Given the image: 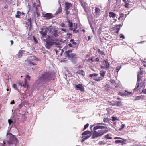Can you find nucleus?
I'll return each instance as SVG.
<instances>
[{
  "label": "nucleus",
  "mask_w": 146,
  "mask_h": 146,
  "mask_svg": "<svg viewBox=\"0 0 146 146\" xmlns=\"http://www.w3.org/2000/svg\"><path fill=\"white\" fill-rule=\"evenodd\" d=\"M25 84H21V85L25 87H26V86L27 87L28 86L27 85V84H26V79H25Z\"/></svg>",
  "instance_id": "38"
},
{
  "label": "nucleus",
  "mask_w": 146,
  "mask_h": 146,
  "mask_svg": "<svg viewBox=\"0 0 146 146\" xmlns=\"http://www.w3.org/2000/svg\"><path fill=\"white\" fill-rule=\"evenodd\" d=\"M14 103V100H13L12 101L11 103H10V104H13Z\"/></svg>",
  "instance_id": "59"
},
{
  "label": "nucleus",
  "mask_w": 146,
  "mask_h": 146,
  "mask_svg": "<svg viewBox=\"0 0 146 146\" xmlns=\"http://www.w3.org/2000/svg\"><path fill=\"white\" fill-rule=\"evenodd\" d=\"M10 42H11V45H13V40L10 41Z\"/></svg>",
  "instance_id": "61"
},
{
  "label": "nucleus",
  "mask_w": 146,
  "mask_h": 146,
  "mask_svg": "<svg viewBox=\"0 0 146 146\" xmlns=\"http://www.w3.org/2000/svg\"><path fill=\"white\" fill-rule=\"evenodd\" d=\"M113 124L117 128H118L119 130L120 125L121 124V123H117L116 122H114Z\"/></svg>",
  "instance_id": "20"
},
{
  "label": "nucleus",
  "mask_w": 146,
  "mask_h": 146,
  "mask_svg": "<svg viewBox=\"0 0 146 146\" xmlns=\"http://www.w3.org/2000/svg\"><path fill=\"white\" fill-rule=\"evenodd\" d=\"M46 41V44L45 46L47 49H49L53 45H55L56 46H59L60 44L59 42L53 39L51 36H48Z\"/></svg>",
  "instance_id": "1"
},
{
  "label": "nucleus",
  "mask_w": 146,
  "mask_h": 146,
  "mask_svg": "<svg viewBox=\"0 0 146 146\" xmlns=\"http://www.w3.org/2000/svg\"><path fill=\"white\" fill-rule=\"evenodd\" d=\"M123 141L121 140H117L115 141V143L116 144L123 143Z\"/></svg>",
  "instance_id": "32"
},
{
  "label": "nucleus",
  "mask_w": 146,
  "mask_h": 146,
  "mask_svg": "<svg viewBox=\"0 0 146 146\" xmlns=\"http://www.w3.org/2000/svg\"><path fill=\"white\" fill-rule=\"evenodd\" d=\"M86 139L85 138V137L82 140L81 142H83L85 140H86Z\"/></svg>",
  "instance_id": "56"
},
{
  "label": "nucleus",
  "mask_w": 146,
  "mask_h": 146,
  "mask_svg": "<svg viewBox=\"0 0 146 146\" xmlns=\"http://www.w3.org/2000/svg\"><path fill=\"white\" fill-rule=\"evenodd\" d=\"M26 78L29 80H30V77L28 75H27L26 76Z\"/></svg>",
  "instance_id": "52"
},
{
  "label": "nucleus",
  "mask_w": 146,
  "mask_h": 146,
  "mask_svg": "<svg viewBox=\"0 0 146 146\" xmlns=\"http://www.w3.org/2000/svg\"><path fill=\"white\" fill-rule=\"evenodd\" d=\"M68 57L72 61L74 62L76 58V55L75 54H71L68 55Z\"/></svg>",
  "instance_id": "6"
},
{
  "label": "nucleus",
  "mask_w": 146,
  "mask_h": 146,
  "mask_svg": "<svg viewBox=\"0 0 146 146\" xmlns=\"http://www.w3.org/2000/svg\"><path fill=\"white\" fill-rule=\"evenodd\" d=\"M95 61H96L98 62L99 61V59L98 58H96L95 59Z\"/></svg>",
  "instance_id": "62"
},
{
  "label": "nucleus",
  "mask_w": 146,
  "mask_h": 146,
  "mask_svg": "<svg viewBox=\"0 0 146 146\" xmlns=\"http://www.w3.org/2000/svg\"><path fill=\"white\" fill-rule=\"evenodd\" d=\"M109 14V16L110 18L112 17L113 18H114L116 16V14L112 12H110Z\"/></svg>",
  "instance_id": "23"
},
{
  "label": "nucleus",
  "mask_w": 146,
  "mask_h": 146,
  "mask_svg": "<svg viewBox=\"0 0 146 146\" xmlns=\"http://www.w3.org/2000/svg\"><path fill=\"white\" fill-rule=\"evenodd\" d=\"M13 88L15 89H16L17 88V85L16 84H14L13 85Z\"/></svg>",
  "instance_id": "50"
},
{
  "label": "nucleus",
  "mask_w": 146,
  "mask_h": 146,
  "mask_svg": "<svg viewBox=\"0 0 146 146\" xmlns=\"http://www.w3.org/2000/svg\"><path fill=\"white\" fill-rule=\"evenodd\" d=\"M60 25L62 27H66L65 26V25L63 23H62Z\"/></svg>",
  "instance_id": "51"
},
{
  "label": "nucleus",
  "mask_w": 146,
  "mask_h": 146,
  "mask_svg": "<svg viewBox=\"0 0 146 146\" xmlns=\"http://www.w3.org/2000/svg\"><path fill=\"white\" fill-rule=\"evenodd\" d=\"M16 13L17 14L15 15V17L16 18H20V16H21V12L19 11H17Z\"/></svg>",
  "instance_id": "25"
},
{
  "label": "nucleus",
  "mask_w": 146,
  "mask_h": 146,
  "mask_svg": "<svg viewBox=\"0 0 146 146\" xmlns=\"http://www.w3.org/2000/svg\"><path fill=\"white\" fill-rule=\"evenodd\" d=\"M103 79V78L101 77H99L98 79H95L94 80L97 82L100 81Z\"/></svg>",
  "instance_id": "33"
},
{
  "label": "nucleus",
  "mask_w": 146,
  "mask_h": 146,
  "mask_svg": "<svg viewBox=\"0 0 146 146\" xmlns=\"http://www.w3.org/2000/svg\"><path fill=\"white\" fill-rule=\"evenodd\" d=\"M72 5L71 3L66 2L65 3V8L66 10L70 9L72 7Z\"/></svg>",
  "instance_id": "11"
},
{
  "label": "nucleus",
  "mask_w": 146,
  "mask_h": 146,
  "mask_svg": "<svg viewBox=\"0 0 146 146\" xmlns=\"http://www.w3.org/2000/svg\"><path fill=\"white\" fill-rule=\"evenodd\" d=\"M98 74L93 73V74H90L89 75V76L90 77H96V76H98Z\"/></svg>",
  "instance_id": "29"
},
{
  "label": "nucleus",
  "mask_w": 146,
  "mask_h": 146,
  "mask_svg": "<svg viewBox=\"0 0 146 146\" xmlns=\"http://www.w3.org/2000/svg\"><path fill=\"white\" fill-rule=\"evenodd\" d=\"M108 131L107 130H101L98 131H94V133L92 136V138H94L103 135L104 134L106 133Z\"/></svg>",
  "instance_id": "3"
},
{
  "label": "nucleus",
  "mask_w": 146,
  "mask_h": 146,
  "mask_svg": "<svg viewBox=\"0 0 146 146\" xmlns=\"http://www.w3.org/2000/svg\"><path fill=\"white\" fill-rule=\"evenodd\" d=\"M42 17L46 19H49L53 17V15L50 13H47L46 14H43Z\"/></svg>",
  "instance_id": "9"
},
{
  "label": "nucleus",
  "mask_w": 146,
  "mask_h": 146,
  "mask_svg": "<svg viewBox=\"0 0 146 146\" xmlns=\"http://www.w3.org/2000/svg\"><path fill=\"white\" fill-rule=\"evenodd\" d=\"M68 45L70 47H73L72 44L71 43L69 44Z\"/></svg>",
  "instance_id": "57"
},
{
  "label": "nucleus",
  "mask_w": 146,
  "mask_h": 146,
  "mask_svg": "<svg viewBox=\"0 0 146 146\" xmlns=\"http://www.w3.org/2000/svg\"><path fill=\"white\" fill-rule=\"evenodd\" d=\"M91 134H90L89 135H86V136H85V137L86 139H87L88 138H89L90 137V136H91Z\"/></svg>",
  "instance_id": "42"
},
{
  "label": "nucleus",
  "mask_w": 146,
  "mask_h": 146,
  "mask_svg": "<svg viewBox=\"0 0 146 146\" xmlns=\"http://www.w3.org/2000/svg\"><path fill=\"white\" fill-rule=\"evenodd\" d=\"M116 29H117V30L116 32V33H118L119 30H120V28H116Z\"/></svg>",
  "instance_id": "55"
},
{
  "label": "nucleus",
  "mask_w": 146,
  "mask_h": 146,
  "mask_svg": "<svg viewBox=\"0 0 146 146\" xmlns=\"http://www.w3.org/2000/svg\"><path fill=\"white\" fill-rule=\"evenodd\" d=\"M79 2L82 5L83 3H84V0H79Z\"/></svg>",
  "instance_id": "54"
},
{
  "label": "nucleus",
  "mask_w": 146,
  "mask_h": 146,
  "mask_svg": "<svg viewBox=\"0 0 146 146\" xmlns=\"http://www.w3.org/2000/svg\"><path fill=\"white\" fill-rule=\"evenodd\" d=\"M145 98V96L143 95H141L140 96H137L133 99V100L134 101L137 100H143Z\"/></svg>",
  "instance_id": "13"
},
{
  "label": "nucleus",
  "mask_w": 146,
  "mask_h": 146,
  "mask_svg": "<svg viewBox=\"0 0 146 146\" xmlns=\"http://www.w3.org/2000/svg\"><path fill=\"white\" fill-rule=\"evenodd\" d=\"M91 133L90 131H86L83 132L82 134V135H89L90 134H91Z\"/></svg>",
  "instance_id": "26"
},
{
  "label": "nucleus",
  "mask_w": 146,
  "mask_h": 146,
  "mask_svg": "<svg viewBox=\"0 0 146 146\" xmlns=\"http://www.w3.org/2000/svg\"><path fill=\"white\" fill-rule=\"evenodd\" d=\"M89 126V124H87L86 125H85L84 126V130H85Z\"/></svg>",
  "instance_id": "41"
},
{
  "label": "nucleus",
  "mask_w": 146,
  "mask_h": 146,
  "mask_svg": "<svg viewBox=\"0 0 146 146\" xmlns=\"http://www.w3.org/2000/svg\"><path fill=\"white\" fill-rule=\"evenodd\" d=\"M101 68L102 69H107V68H106V66H101Z\"/></svg>",
  "instance_id": "49"
},
{
  "label": "nucleus",
  "mask_w": 146,
  "mask_h": 146,
  "mask_svg": "<svg viewBox=\"0 0 146 146\" xmlns=\"http://www.w3.org/2000/svg\"><path fill=\"white\" fill-rule=\"evenodd\" d=\"M8 123L9 125H11L13 123V121L10 119H9L8 120Z\"/></svg>",
  "instance_id": "46"
},
{
  "label": "nucleus",
  "mask_w": 146,
  "mask_h": 146,
  "mask_svg": "<svg viewBox=\"0 0 146 146\" xmlns=\"http://www.w3.org/2000/svg\"><path fill=\"white\" fill-rule=\"evenodd\" d=\"M77 73L82 76H83L85 75L84 72L82 70L78 71L77 72Z\"/></svg>",
  "instance_id": "21"
},
{
  "label": "nucleus",
  "mask_w": 146,
  "mask_h": 146,
  "mask_svg": "<svg viewBox=\"0 0 146 146\" xmlns=\"http://www.w3.org/2000/svg\"><path fill=\"white\" fill-rule=\"evenodd\" d=\"M50 77L49 73L48 72L42 74V76L36 81V84L38 85L39 84L44 82H47L50 80Z\"/></svg>",
  "instance_id": "2"
},
{
  "label": "nucleus",
  "mask_w": 146,
  "mask_h": 146,
  "mask_svg": "<svg viewBox=\"0 0 146 146\" xmlns=\"http://www.w3.org/2000/svg\"><path fill=\"white\" fill-rule=\"evenodd\" d=\"M106 73V72L104 70H101L100 72V74L101 75V77L103 78L104 77Z\"/></svg>",
  "instance_id": "24"
},
{
  "label": "nucleus",
  "mask_w": 146,
  "mask_h": 146,
  "mask_svg": "<svg viewBox=\"0 0 146 146\" xmlns=\"http://www.w3.org/2000/svg\"><path fill=\"white\" fill-rule=\"evenodd\" d=\"M67 22L68 23V27L71 30H73V32H75V29L77 28V24L74 23V25H73L72 23L70 22L69 20H68Z\"/></svg>",
  "instance_id": "4"
},
{
  "label": "nucleus",
  "mask_w": 146,
  "mask_h": 146,
  "mask_svg": "<svg viewBox=\"0 0 146 146\" xmlns=\"http://www.w3.org/2000/svg\"><path fill=\"white\" fill-rule=\"evenodd\" d=\"M61 30L63 31L64 32H67V30L66 29L61 28Z\"/></svg>",
  "instance_id": "48"
},
{
  "label": "nucleus",
  "mask_w": 146,
  "mask_h": 146,
  "mask_svg": "<svg viewBox=\"0 0 146 146\" xmlns=\"http://www.w3.org/2000/svg\"><path fill=\"white\" fill-rule=\"evenodd\" d=\"M100 10L99 8H96L95 9V14L97 16H98L99 15V14L100 13Z\"/></svg>",
  "instance_id": "22"
},
{
  "label": "nucleus",
  "mask_w": 146,
  "mask_h": 146,
  "mask_svg": "<svg viewBox=\"0 0 146 146\" xmlns=\"http://www.w3.org/2000/svg\"><path fill=\"white\" fill-rule=\"evenodd\" d=\"M48 29L46 27H44L41 29V31L40 32V33L42 36H45L47 34Z\"/></svg>",
  "instance_id": "5"
},
{
  "label": "nucleus",
  "mask_w": 146,
  "mask_h": 146,
  "mask_svg": "<svg viewBox=\"0 0 146 146\" xmlns=\"http://www.w3.org/2000/svg\"><path fill=\"white\" fill-rule=\"evenodd\" d=\"M28 21L27 23H26V25H27V27H29V26L30 27H31V19L30 18V19H28Z\"/></svg>",
  "instance_id": "27"
},
{
  "label": "nucleus",
  "mask_w": 146,
  "mask_h": 146,
  "mask_svg": "<svg viewBox=\"0 0 146 146\" xmlns=\"http://www.w3.org/2000/svg\"><path fill=\"white\" fill-rule=\"evenodd\" d=\"M58 36V35L57 34V31L56 30H55L53 32V34L51 35L50 36H51L52 37V38L54 39V37H56Z\"/></svg>",
  "instance_id": "16"
},
{
  "label": "nucleus",
  "mask_w": 146,
  "mask_h": 146,
  "mask_svg": "<svg viewBox=\"0 0 146 146\" xmlns=\"http://www.w3.org/2000/svg\"><path fill=\"white\" fill-rule=\"evenodd\" d=\"M127 91H125V92L124 93H125L126 94V95H124V96H127L128 95V93H127Z\"/></svg>",
  "instance_id": "58"
},
{
  "label": "nucleus",
  "mask_w": 146,
  "mask_h": 146,
  "mask_svg": "<svg viewBox=\"0 0 146 146\" xmlns=\"http://www.w3.org/2000/svg\"><path fill=\"white\" fill-rule=\"evenodd\" d=\"M103 121L105 122H107V119L104 118L103 119Z\"/></svg>",
  "instance_id": "60"
},
{
  "label": "nucleus",
  "mask_w": 146,
  "mask_h": 146,
  "mask_svg": "<svg viewBox=\"0 0 146 146\" xmlns=\"http://www.w3.org/2000/svg\"><path fill=\"white\" fill-rule=\"evenodd\" d=\"M72 50H68L66 52V54L68 55L69 54H70V53L72 52Z\"/></svg>",
  "instance_id": "40"
},
{
  "label": "nucleus",
  "mask_w": 146,
  "mask_h": 146,
  "mask_svg": "<svg viewBox=\"0 0 146 146\" xmlns=\"http://www.w3.org/2000/svg\"><path fill=\"white\" fill-rule=\"evenodd\" d=\"M113 124L117 128H118L119 130L120 125L121 124V123H117L116 122H114Z\"/></svg>",
  "instance_id": "18"
},
{
  "label": "nucleus",
  "mask_w": 146,
  "mask_h": 146,
  "mask_svg": "<svg viewBox=\"0 0 146 146\" xmlns=\"http://www.w3.org/2000/svg\"><path fill=\"white\" fill-rule=\"evenodd\" d=\"M113 124L117 128H118L119 130L120 125L121 124V123H117L116 122H114Z\"/></svg>",
  "instance_id": "19"
},
{
  "label": "nucleus",
  "mask_w": 146,
  "mask_h": 146,
  "mask_svg": "<svg viewBox=\"0 0 146 146\" xmlns=\"http://www.w3.org/2000/svg\"><path fill=\"white\" fill-rule=\"evenodd\" d=\"M105 138L108 139H112V138L109 136V134L106 135L105 136Z\"/></svg>",
  "instance_id": "30"
},
{
  "label": "nucleus",
  "mask_w": 146,
  "mask_h": 146,
  "mask_svg": "<svg viewBox=\"0 0 146 146\" xmlns=\"http://www.w3.org/2000/svg\"><path fill=\"white\" fill-rule=\"evenodd\" d=\"M112 121H115L117 120H119L116 117H112Z\"/></svg>",
  "instance_id": "36"
},
{
  "label": "nucleus",
  "mask_w": 146,
  "mask_h": 146,
  "mask_svg": "<svg viewBox=\"0 0 146 146\" xmlns=\"http://www.w3.org/2000/svg\"><path fill=\"white\" fill-rule=\"evenodd\" d=\"M121 125H120V128H119V130H121L124 128L125 127V125L124 124H121Z\"/></svg>",
  "instance_id": "34"
},
{
  "label": "nucleus",
  "mask_w": 146,
  "mask_h": 146,
  "mask_svg": "<svg viewBox=\"0 0 146 146\" xmlns=\"http://www.w3.org/2000/svg\"><path fill=\"white\" fill-rule=\"evenodd\" d=\"M25 52L24 50H20L19 51L18 54L16 55V58L17 59H20L21 58L23 55V54Z\"/></svg>",
  "instance_id": "8"
},
{
  "label": "nucleus",
  "mask_w": 146,
  "mask_h": 146,
  "mask_svg": "<svg viewBox=\"0 0 146 146\" xmlns=\"http://www.w3.org/2000/svg\"><path fill=\"white\" fill-rule=\"evenodd\" d=\"M127 93H128V95H129L132 94V92H127Z\"/></svg>",
  "instance_id": "63"
},
{
  "label": "nucleus",
  "mask_w": 146,
  "mask_h": 146,
  "mask_svg": "<svg viewBox=\"0 0 146 146\" xmlns=\"http://www.w3.org/2000/svg\"><path fill=\"white\" fill-rule=\"evenodd\" d=\"M120 38H122L123 39L125 38V37L123 34H121L120 35Z\"/></svg>",
  "instance_id": "43"
},
{
  "label": "nucleus",
  "mask_w": 146,
  "mask_h": 146,
  "mask_svg": "<svg viewBox=\"0 0 146 146\" xmlns=\"http://www.w3.org/2000/svg\"><path fill=\"white\" fill-rule=\"evenodd\" d=\"M107 128V127L101 125H97L94 127L93 130L96 131V130L98 129H106Z\"/></svg>",
  "instance_id": "14"
},
{
  "label": "nucleus",
  "mask_w": 146,
  "mask_h": 146,
  "mask_svg": "<svg viewBox=\"0 0 146 146\" xmlns=\"http://www.w3.org/2000/svg\"><path fill=\"white\" fill-rule=\"evenodd\" d=\"M75 88L77 90H79L82 92L84 91V88L81 84L77 85L76 86Z\"/></svg>",
  "instance_id": "10"
},
{
  "label": "nucleus",
  "mask_w": 146,
  "mask_h": 146,
  "mask_svg": "<svg viewBox=\"0 0 146 146\" xmlns=\"http://www.w3.org/2000/svg\"><path fill=\"white\" fill-rule=\"evenodd\" d=\"M37 3H38L37 4H36V3H35L34 2L33 4L34 7H35L36 12H37L38 11V7H39L40 5V1H39L38 0Z\"/></svg>",
  "instance_id": "15"
},
{
  "label": "nucleus",
  "mask_w": 146,
  "mask_h": 146,
  "mask_svg": "<svg viewBox=\"0 0 146 146\" xmlns=\"http://www.w3.org/2000/svg\"><path fill=\"white\" fill-rule=\"evenodd\" d=\"M141 76H140L139 74H138L137 75V84H138L137 85L136 87L134 89V92H136L137 91V89L138 88L139 86V82L141 80Z\"/></svg>",
  "instance_id": "12"
},
{
  "label": "nucleus",
  "mask_w": 146,
  "mask_h": 146,
  "mask_svg": "<svg viewBox=\"0 0 146 146\" xmlns=\"http://www.w3.org/2000/svg\"><path fill=\"white\" fill-rule=\"evenodd\" d=\"M118 26H119V27H121L122 26V25H121V24H119V25H117L116 26V27H117Z\"/></svg>",
  "instance_id": "64"
},
{
  "label": "nucleus",
  "mask_w": 146,
  "mask_h": 146,
  "mask_svg": "<svg viewBox=\"0 0 146 146\" xmlns=\"http://www.w3.org/2000/svg\"><path fill=\"white\" fill-rule=\"evenodd\" d=\"M121 68V66H118L116 67V70L117 72L120 70Z\"/></svg>",
  "instance_id": "35"
},
{
  "label": "nucleus",
  "mask_w": 146,
  "mask_h": 146,
  "mask_svg": "<svg viewBox=\"0 0 146 146\" xmlns=\"http://www.w3.org/2000/svg\"><path fill=\"white\" fill-rule=\"evenodd\" d=\"M129 4L127 1L125 2V7L126 8H128Z\"/></svg>",
  "instance_id": "39"
},
{
  "label": "nucleus",
  "mask_w": 146,
  "mask_h": 146,
  "mask_svg": "<svg viewBox=\"0 0 146 146\" xmlns=\"http://www.w3.org/2000/svg\"><path fill=\"white\" fill-rule=\"evenodd\" d=\"M119 95H120L121 96H124V95H126V94L125 93H119L118 94Z\"/></svg>",
  "instance_id": "44"
},
{
  "label": "nucleus",
  "mask_w": 146,
  "mask_h": 146,
  "mask_svg": "<svg viewBox=\"0 0 146 146\" xmlns=\"http://www.w3.org/2000/svg\"><path fill=\"white\" fill-rule=\"evenodd\" d=\"M103 63V64L105 65V66L106 67V68H107V69L109 68L110 67V64L108 60H104Z\"/></svg>",
  "instance_id": "17"
},
{
  "label": "nucleus",
  "mask_w": 146,
  "mask_h": 146,
  "mask_svg": "<svg viewBox=\"0 0 146 146\" xmlns=\"http://www.w3.org/2000/svg\"><path fill=\"white\" fill-rule=\"evenodd\" d=\"M115 104V105H116L118 106H122V105L121 102V101H117L116 102V103Z\"/></svg>",
  "instance_id": "28"
},
{
  "label": "nucleus",
  "mask_w": 146,
  "mask_h": 146,
  "mask_svg": "<svg viewBox=\"0 0 146 146\" xmlns=\"http://www.w3.org/2000/svg\"><path fill=\"white\" fill-rule=\"evenodd\" d=\"M98 52L99 53H100V54H101L102 55H105V54L104 53V52L102 51H101L100 49H99L98 50Z\"/></svg>",
  "instance_id": "37"
},
{
  "label": "nucleus",
  "mask_w": 146,
  "mask_h": 146,
  "mask_svg": "<svg viewBox=\"0 0 146 146\" xmlns=\"http://www.w3.org/2000/svg\"><path fill=\"white\" fill-rule=\"evenodd\" d=\"M108 102L109 103V104L110 105L112 106H114V105H115V104H113L109 101H108Z\"/></svg>",
  "instance_id": "47"
},
{
  "label": "nucleus",
  "mask_w": 146,
  "mask_h": 146,
  "mask_svg": "<svg viewBox=\"0 0 146 146\" xmlns=\"http://www.w3.org/2000/svg\"><path fill=\"white\" fill-rule=\"evenodd\" d=\"M29 60H27L26 61L28 62L29 63L31 64V65H36L35 63H34L31 61V60H38V59L36 58L35 56H33Z\"/></svg>",
  "instance_id": "7"
},
{
  "label": "nucleus",
  "mask_w": 146,
  "mask_h": 146,
  "mask_svg": "<svg viewBox=\"0 0 146 146\" xmlns=\"http://www.w3.org/2000/svg\"><path fill=\"white\" fill-rule=\"evenodd\" d=\"M92 36H88V39H86V40H87V41H89V40H90L92 38Z\"/></svg>",
  "instance_id": "45"
},
{
  "label": "nucleus",
  "mask_w": 146,
  "mask_h": 146,
  "mask_svg": "<svg viewBox=\"0 0 146 146\" xmlns=\"http://www.w3.org/2000/svg\"><path fill=\"white\" fill-rule=\"evenodd\" d=\"M142 92L144 94H146V89H143L142 90Z\"/></svg>",
  "instance_id": "53"
},
{
  "label": "nucleus",
  "mask_w": 146,
  "mask_h": 146,
  "mask_svg": "<svg viewBox=\"0 0 146 146\" xmlns=\"http://www.w3.org/2000/svg\"><path fill=\"white\" fill-rule=\"evenodd\" d=\"M62 9L60 7L57 10V11L56 12V13L57 14L58 13H60L62 12Z\"/></svg>",
  "instance_id": "31"
}]
</instances>
